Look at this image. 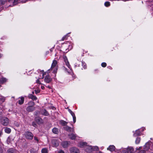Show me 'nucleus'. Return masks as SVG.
<instances>
[{
	"label": "nucleus",
	"mask_w": 153,
	"mask_h": 153,
	"mask_svg": "<svg viewBox=\"0 0 153 153\" xmlns=\"http://www.w3.org/2000/svg\"><path fill=\"white\" fill-rule=\"evenodd\" d=\"M57 64V61L55 60H53L51 65V70L53 71V72L54 73H56L57 72V68L56 66Z\"/></svg>",
	"instance_id": "f257e3e1"
},
{
	"label": "nucleus",
	"mask_w": 153,
	"mask_h": 153,
	"mask_svg": "<svg viewBox=\"0 0 153 153\" xmlns=\"http://www.w3.org/2000/svg\"><path fill=\"white\" fill-rule=\"evenodd\" d=\"M1 124L4 126H7L9 123V120L6 117H3L1 120Z\"/></svg>",
	"instance_id": "f03ea898"
},
{
	"label": "nucleus",
	"mask_w": 153,
	"mask_h": 153,
	"mask_svg": "<svg viewBox=\"0 0 153 153\" xmlns=\"http://www.w3.org/2000/svg\"><path fill=\"white\" fill-rule=\"evenodd\" d=\"M24 135L25 138L27 139L32 140L33 138V135L31 132L29 131L25 132Z\"/></svg>",
	"instance_id": "7ed1b4c3"
},
{
	"label": "nucleus",
	"mask_w": 153,
	"mask_h": 153,
	"mask_svg": "<svg viewBox=\"0 0 153 153\" xmlns=\"http://www.w3.org/2000/svg\"><path fill=\"white\" fill-rule=\"evenodd\" d=\"M70 151L71 153H79V149L75 147H73L71 148Z\"/></svg>",
	"instance_id": "20e7f679"
},
{
	"label": "nucleus",
	"mask_w": 153,
	"mask_h": 153,
	"mask_svg": "<svg viewBox=\"0 0 153 153\" xmlns=\"http://www.w3.org/2000/svg\"><path fill=\"white\" fill-rule=\"evenodd\" d=\"M64 60L66 65L69 68L70 70L72 71V68H71V66L70 65L69 63L68 62L67 58L66 56H65L64 57Z\"/></svg>",
	"instance_id": "39448f33"
},
{
	"label": "nucleus",
	"mask_w": 153,
	"mask_h": 153,
	"mask_svg": "<svg viewBox=\"0 0 153 153\" xmlns=\"http://www.w3.org/2000/svg\"><path fill=\"white\" fill-rule=\"evenodd\" d=\"M87 146V143L83 142H80L78 144V146L81 148H86Z\"/></svg>",
	"instance_id": "423d86ee"
},
{
	"label": "nucleus",
	"mask_w": 153,
	"mask_h": 153,
	"mask_svg": "<svg viewBox=\"0 0 153 153\" xmlns=\"http://www.w3.org/2000/svg\"><path fill=\"white\" fill-rule=\"evenodd\" d=\"M68 111L72 116L74 123H75L76 121V117L74 113L69 109H68Z\"/></svg>",
	"instance_id": "0eeeda50"
},
{
	"label": "nucleus",
	"mask_w": 153,
	"mask_h": 153,
	"mask_svg": "<svg viewBox=\"0 0 153 153\" xmlns=\"http://www.w3.org/2000/svg\"><path fill=\"white\" fill-rule=\"evenodd\" d=\"M45 81L47 83H50L52 81V79L50 76L48 75L46 76L45 78Z\"/></svg>",
	"instance_id": "6e6552de"
},
{
	"label": "nucleus",
	"mask_w": 153,
	"mask_h": 153,
	"mask_svg": "<svg viewBox=\"0 0 153 153\" xmlns=\"http://www.w3.org/2000/svg\"><path fill=\"white\" fill-rule=\"evenodd\" d=\"M85 151L88 152H92V146H87L86 147Z\"/></svg>",
	"instance_id": "1a4fd4ad"
},
{
	"label": "nucleus",
	"mask_w": 153,
	"mask_h": 153,
	"mask_svg": "<svg viewBox=\"0 0 153 153\" xmlns=\"http://www.w3.org/2000/svg\"><path fill=\"white\" fill-rule=\"evenodd\" d=\"M35 108L33 106H29L27 107L26 110L29 112H31L35 110Z\"/></svg>",
	"instance_id": "9d476101"
},
{
	"label": "nucleus",
	"mask_w": 153,
	"mask_h": 153,
	"mask_svg": "<svg viewBox=\"0 0 153 153\" xmlns=\"http://www.w3.org/2000/svg\"><path fill=\"white\" fill-rule=\"evenodd\" d=\"M28 97L30 98L31 99L33 100H37V98L36 96H35L33 95L32 94H29L28 96Z\"/></svg>",
	"instance_id": "9b49d317"
},
{
	"label": "nucleus",
	"mask_w": 153,
	"mask_h": 153,
	"mask_svg": "<svg viewBox=\"0 0 153 153\" xmlns=\"http://www.w3.org/2000/svg\"><path fill=\"white\" fill-rule=\"evenodd\" d=\"M115 149V147L114 145H111L107 148V150L110 151L111 152L114 151Z\"/></svg>",
	"instance_id": "f8f14e48"
},
{
	"label": "nucleus",
	"mask_w": 153,
	"mask_h": 153,
	"mask_svg": "<svg viewBox=\"0 0 153 153\" xmlns=\"http://www.w3.org/2000/svg\"><path fill=\"white\" fill-rule=\"evenodd\" d=\"M141 132L140 131L139 129L137 130L135 133L134 134V137H136L137 136L140 135H141Z\"/></svg>",
	"instance_id": "ddd939ff"
},
{
	"label": "nucleus",
	"mask_w": 153,
	"mask_h": 153,
	"mask_svg": "<svg viewBox=\"0 0 153 153\" xmlns=\"http://www.w3.org/2000/svg\"><path fill=\"white\" fill-rule=\"evenodd\" d=\"M62 146L63 148H66L68 145V143L67 141L63 142L62 143Z\"/></svg>",
	"instance_id": "4468645a"
},
{
	"label": "nucleus",
	"mask_w": 153,
	"mask_h": 153,
	"mask_svg": "<svg viewBox=\"0 0 153 153\" xmlns=\"http://www.w3.org/2000/svg\"><path fill=\"white\" fill-rule=\"evenodd\" d=\"M69 137L71 139V140H74L76 137V136L74 134H69L68 135Z\"/></svg>",
	"instance_id": "2eb2a0df"
},
{
	"label": "nucleus",
	"mask_w": 153,
	"mask_h": 153,
	"mask_svg": "<svg viewBox=\"0 0 153 153\" xmlns=\"http://www.w3.org/2000/svg\"><path fill=\"white\" fill-rule=\"evenodd\" d=\"M53 133L55 134H58L59 132V129L56 128H54L52 129Z\"/></svg>",
	"instance_id": "dca6fc26"
},
{
	"label": "nucleus",
	"mask_w": 153,
	"mask_h": 153,
	"mask_svg": "<svg viewBox=\"0 0 153 153\" xmlns=\"http://www.w3.org/2000/svg\"><path fill=\"white\" fill-rule=\"evenodd\" d=\"M41 113L42 114L45 116H48L49 114L48 112L45 109L42 110Z\"/></svg>",
	"instance_id": "f3484780"
},
{
	"label": "nucleus",
	"mask_w": 153,
	"mask_h": 153,
	"mask_svg": "<svg viewBox=\"0 0 153 153\" xmlns=\"http://www.w3.org/2000/svg\"><path fill=\"white\" fill-rule=\"evenodd\" d=\"M24 97H21L20 100H19L18 101L19 104L20 105L24 103Z\"/></svg>",
	"instance_id": "a211bd4d"
},
{
	"label": "nucleus",
	"mask_w": 153,
	"mask_h": 153,
	"mask_svg": "<svg viewBox=\"0 0 153 153\" xmlns=\"http://www.w3.org/2000/svg\"><path fill=\"white\" fill-rule=\"evenodd\" d=\"M65 129L67 131H69L70 132L73 131L74 130L73 129L71 128L68 126H66L65 127Z\"/></svg>",
	"instance_id": "6ab92c4d"
},
{
	"label": "nucleus",
	"mask_w": 153,
	"mask_h": 153,
	"mask_svg": "<svg viewBox=\"0 0 153 153\" xmlns=\"http://www.w3.org/2000/svg\"><path fill=\"white\" fill-rule=\"evenodd\" d=\"M7 79L5 78L2 77L0 79V82L2 83H4L7 81Z\"/></svg>",
	"instance_id": "aec40b11"
},
{
	"label": "nucleus",
	"mask_w": 153,
	"mask_h": 153,
	"mask_svg": "<svg viewBox=\"0 0 153 153\" xmlns=\"http://www.w3.org/2000/svg\"><path fill=\"white\" fill-rule=\"evenodd\" d=\"M42 153H48V150L46 148H44L42 149L41 150Z\"/></svg>",
	"instance_id": "412c9836"
},
{
	"label": "nucleus",
	"mask_w": 153,
	"mask_h": 153,
	"mask_svg": "<svg viewBox=\"0 0 153 153\" xmlns=\"http://www.w3.org/2000/svg\"><path fill=\"white\" fill-rule=\"evenodd\" d=\"M126 149H127V151H128V153L129 152L131 153L134 151L133 148L131 147H128Z\"/></svg>",
	"instance_id": "4be33fe9"
},
{
	"label": "nucleus",
	"mask_w": 153,
	"mask_h": 153,
	"mask_svg": "<svg viewBox=\"0 0 153 153\" xmlns=\"http://www.w3.org/2000/svg\"><path fill=\"white\" fill-rule=\"evenodd\" d=\"M60 123L62 126H65L68 123L64 120H61L60 121Z\"/></svg>",
	"instance_id": "5701e85b"
},
{
	"label": "nucleus",
	"mask_w": 153,
	"mask_h": 153,
	"mask_svg": "<svg viewBox=\"0 0 153 153\" xmlns=\"http://www.w3.org/2000/svg\"><path fill=\"white\" fill-rule=\"evenodd\" d=\"M4 131L6 133L9 134L11 132V130L9 128H6L5 129Z\"/></svg>",
	"instance_id": "b1692460"
},
{
	"label": "nucleus",
	"mask_w": 153,
	"mask_h": 153,
	"mask_svg": "<svg viewBox=\"0 0 153 153\" xmlns=\"http://www.w3.org/2000/svg\"><path fill=\"white\" fill-rule=\"evenodd\" d=\"M81 62L80 61L77 60V62L75 64V67H79L81 64Z\"/></svg>",
	"instance_id": "393cba45"
},
{
	"label": "nucleus",
	"mask_w": 153,
	"mask_h": 153,
	"mask_svg": "<svg viewBox=\"0 0 153 153\" xmlns=\"http://www.w3.org/2000/svg\"><path fill=\"white\" fill-rule=\"evenodd\" d=\"M92 151H97L99 150V148L98 146H95L92 147Z\"/></svg>",
	"instance_id": "a878e982"
},
{
	"label": "nucleus",
	"mask_w": 153,
	"mask_h": 153,
	"mask_svg": "<svg viewBox=\"0 0 153 153\" xmlns=\"http://www.w3.org/2000/svg\"><path fill=\"white\" fill-rule=\"evenodd\" d=\"M28 104L29 105L31 106H33L34 105V103L32 101H30Z\"/></svg>",
	"instance_id": "bb28decb"
},
{
	"label": "nucleus",
	"mask_w": 153,
	"mask_h": 153,
	"mask_svg": "<svg viewBox=\"0 0 153 153\" xmlns=\"http://www.w3.org/2000/svg\"><path fill=\"white\" fill-rule=\"evenodd\" d=\"M140 138L137 137V138L136 141L135 143L136 144H139L140 142Z\"/></svg>",
	"instance_id": "cd10ccee"
},
{
	"label": "nucleus",
	"mask_w": 153,
	"mask_h": 153,
	"mask_svg": "<svg viewBox=\"0 0 153 153\" xmlns=\"http://www.w3.org/2000/svg\"><path fill=\"white\" fill-rule=\"evenodd\" d=\"M104 5L106 7H108L110 5V3L109 1H106L104 3Z\"/></svg>",
	"instance_id": "c85d7f7f"
},
{
	"label": "nucleus",
	"mask_w": 153,
	"mask_h": 153,
	"mask_svg": "<svg viewBox=\"0 0 153 153\" xmlns=\"http://www.w3.org/2000/svg\"><path fill=\"white\" fill-rule=\"evenodd\" d=\"M146 147H147V148H145V150H147L149 148V144L148 142L144 146Z\"/></svg>",
	"instance_id": "c756f323"
},
{
	"label": "nucleus",
	"mask_w": 153,
	"mask_h": 153,
	"mask_svg": "<svg viewBox=\"0 0 153 153\" xmlns=\"http://www.w3.org/2000/svg\"><path fill=\"white\" fill-rule=\"evenodd\" d=\"M0 100L3 102L5 100V98L2 96H0Z\"/></svg>",
	"instance_id": "7c9ffc66"
},
{
	"label": "nucleus",
	"mask_w": 153,
	"mask_h": 153,
	"mask_svg": "<svg viewBox=\"0 0 153 153\" xmlns=\"http://www.w3.org/2000/svg\"><path fill=\"white\" fill-rule=\"evenodd\" d=\"M122 153H128V151H127V149H124Z\"/></svg>",
	"instance_id": "2f4dec72"
},
{
	"label": "nucleus",
	"mask_w": 153,
	"mask_h": 153,
	"mask_svg": "<svg viewBox=\"0 0 153 153\" xmlns=\"http://www.w3.org/2000/svg\"><path fill=\"white\" fill-rule=\"evenodd\" d=\"M19 1V0H14L13 2V4L14 5H16L17 4Z\"/></svg>",
	"instance_id": "473e14b6"
},
{
	"label": "nucleus",
	"mask_w": 153,
	"mask_h": 153,
	"mask_svg": "<svg viewBox=\"0 0 153 153\" xmlns=\"http://www.w3.org/2000/svg\"><path fill=\"white\" fill-rule=\"evenodd\" d=\"M101 66L103 67H105L106 66V64L105 62H102L101 64Z\"/></svg>",
	"instance_id": "72a5a7b5"
},
{
	"label": "nucleus",
	"mask_w": 153,
	"mask_h": 153,
	"mask_svg": "<svg viewBox=\"0 0 153 153\" xmlns=\"http://www.w3.org/2000/svg\"><path fill=\"white\" fill-rule=\"evenodd\" d=\"M81 63L82 64V65L83 66V68L84 69L86 68V66L85 63H83L82 62H81Z\"/></svg>",
	"instance_id": "f704fd0d"
},
{
	"label": "nucleus",
	"mask_w": 153,
	"mask_h": 153,
	"mask_svg": "<svg viewBox=\"0 0 153 153\" xmlns=\"http://www.w3.org/2000/svg\"><path fill=\"white\" fill-rule=\"evenodd\" d=\"M58 153H65V152L63 151L60 150L58 151Z\"/></svg>",
	"instance_id": "c9c22d12"
},
{
	"label": "nucleus",
	"mask_w": 153,
	"mask_h": 153,
	"mask_svg": "<svg viewBox=\"0 0 153 153\" xmlns=\"http://www.w3.org/2000/svg\"><path fill=\"white\" fill-rule=\"evenodd\" d=\"M66 36H67V35L65 36H64L62 38V41H63V40H64L65 39H66Z\"/></svg>",
	"instance_id": "e433bc0d"
},
{
	"label": "nucleus",
	"mask_w": 153,
	"mask_h": 153,
	"mask_svg": "<svg viewBox=\"0 0 153 153\" xmlns=\"http://www.w3.org/2000/svg\"><path fill=\"white\" fill-rule=\"evenodd\" d=\"M32 125L35 127H36V125L34 122H33L32 123Z\"/></svg>",
	"instance_id": "4c0bfd02"
},
{
	"label": "nucleus",
	"mask_w": 153,
	"mask_h": 153,
	"mask_svg": "<svg viewBox=\"0 0 153 153\" xmlns=\"http://www.w3.org/2000/svg\"><path fill=\"white\" fill-rule=\"evenodd\" d=\"M19 1L21 2L22 3H24L25 2L26 0H19Z\"/></svg>",
	"instance_id": "58836bf2"
},
{
	"label": "nucleus",
	"mask_w": 153,
	"mask_h": 153,
	"mask_svg": "<svg viewBox=\"0 0 153 153\" xmlns=\"http://www.w3.org/2000/svg\"><path fill=\"white\" fill-rule=\"evenodd\" d=\"M34 140L37 141V142H38L39 141V140L36 137H34Z\"/></svg>",
	"instance_id": "ea45409f"
},
{
	"label": "nucleus",
	"mask_w": 153,
	"mask_h": 153,
	"mask_svg": "<svg viewBox=\"0 0 153 153\" xmlns=\"http://www.w3.org/2000/svg\"><path fill=\"white\" fill-rule=\"evenodd\" d=\"M140 153H145V152L144 150H141L140 152Z\"/></svg>",
	"instance_id": "a19ab883"
},
{
	"label": "nucleus",
	"mask_w": 153,
	"mask_h": 153,
	"mask_svg": "<svg viewBox=\"0 0 153 153\" xmlns=\"http://www.w3.org/2000/svg\"><path fill=\"white\" fill-rule=\"evenodd\" d=\"M36 82L37 83H39V84H41V83H40V81H39V79H37V80H36Z\"/></svg>",
	"instance_id": "79ce46f5"
},
{
	"label": "nucleus",
	"mask_w": 153,
	"mask_h": 153,
	"mask_svg": "<svg viewBox=\"0 0 153 153\" xmlns=\"http://www.w3.org/2000/svg\"><path fill=\"white\" fill-rule=\"evenodd\" d=\"M35 92L36 94L39 93V91H36V90H35Z\"/></svg>",
	"instance_id": "37998d69"
},
{
	"label": "nucleus",
	"mask_w": 153,
	"mask_h": 153,
	"mask_svg": "<svg viewBox=\"0 0 153 153\" xmlns=\"http://www.w3.org/2000/svg\"><path fill=\"white\" fill-rule=\"evenodd\" d=\"M48 88H49V89H51V87L48 85V86H46Z\"/></svg>",
	"instance_id": "c03bdc74"
},
{
	"label": "nucleus",
	"mask_w": 153,
	"mask_h": 153,
	"mask_svg": "<svg viewBox=\"0 0 153 153\" xmlns=\"http://www.w3.org/2000/svg\"><path fill=\"white\" fill-rule=\"evenodd\" d=\"M3 55L0 53V59L2 56Z\"/></svg>",
	"instance_id": "a18cd8bd"
},
{
	"label": "nucleus",
	"mask_w": 153,
	"mask_h": 153,
	"mask_svg": "<svg viewBox=\"0 0 153 153\" xmlns=\"http://www.w3.org/2000/svg\"><path fill=\"white\" fill-rule=\"evenodd\" d=\"M41 88L42 89H44L45 88V87L44 86H41Z\"/></svg>",
	"instance_id": "49530a36"
},
{
	"label": "nucleus",
	"mask_w": 153,
	"mask_h": 153,
	"mask_svg": "<svg viewBox=\"0 0 153 153\" xmlns=\"http://www.w3.org/2000/svg\"><path fill=\"white\" fill-rule=\"evenodd\" d=\"M65 70L66 71H67V72H68V73H70L67 70V69H66V68L65 69Z\"/></svg>",
	"instance_id": "de8ad7c7"
},
{
	"label": "nucleus",
	"mask_w": 153,
	"mask_h": 153,
	"mask_svg": "<svg viewBox=\"0 0 153 153\" xmlns=\"http://www.w3.org/2000/svg\"><path fill=\"white\" fill-rule=\"evenodd\" d=\"M58 145V143H57L56 144L55 146H57Z\"/></svg>",
	"instance_id": "09e8293b"
},
{
	"label": "nucleus",
	"mask_w": 153,
	"mask_h": 153,
	"mask_svg": "<svg viewBox=\"0 0 153 153\" xmlns=\"http://www.w3.org/2000/svg\"><path fill=\"white\" fill-rule=\"evenodd\" d=\"M38 120H39V121H40V120H42V119L41 118H39V119Z\"/></svg>",
	"instance_id": "8fccbe9b"
},
{
	"label": "nucleus",
	"mask_w": 153,
	"mask_h": 153,
	"mask_svg": "<svg viewBox=\"0 0 153 153\" xmlns=\"http://www.w3.org/2000/svg\"><path fill=\"white\" fill-rule=\"evenodd\" d=\"M0 2H1V1H0ZM4 2V1H3V4H2V3H1V4H4V3H3V2Z\"/></svg>",
	"instance_id": "3c124183"
},
{
	"label": "nucleus",
	"mask_w": 153,
	"mask_h": 153,
	"mask_svg": "<svg viewBox=\"0 0 153 153\" xmlns=\"http://www.w3.org/2000/svg\"><path fill=\"white\" fill-rule=\"evenodd\" d=\"M109 68H111V67H108Z\"/></svg>",
	"instance_id": "603ef678"
},
{
	"label": "nucleus",
	"mask_w": 153,
	"mask_h": 153,
	"mask_svg": "<svg viewBox=\"0 0 153 153\" xmlns=\"http://www.w3.org/2000/svg\"><path fill=\"white\" fill-rule=\"evenodd\" d=\"M32 94H34V92L33 91V92H32Z\"/></svg>",
	"instance_id": "864d4df0"
},
{
	"label": "nucleus",
	"mask_w": 153,
	"mask_h": 153,
	"mask_svg": "<svg viewBox=\"0 0 153 153\" xmlns=\"http://www.w3.org/2000/svg\"><path fill=\"white\" fill-rule=\"evenodd\" d=\"M99 153H102V152H100Z\"/></svg>",
	"instance_id": "5fc2aeb1"
},
{
	"label": "nucleus",
	"mask_w": 153,
	"mask_h": 153,
	"mask_svg": "<svg viewBox=\"0 0 153 153\" xmlns=\"http://www.w3.org/2000/svg\"><path fill=\"white\" fill-rule=\"evenodd\" d=\"M141 147H139V149H140Z\"/></svg>",
	"instance_id": "6e6d98bb"
},
{
	"label": "nucleus",
	"mask_w": 153,
	"mask_h": 153,
	"mask_svg": "<svg viewBox=\"0 0 153 153\" xmlns=\"http://www.w3.org/2000/svg\"><path fill=\"white\" fill-rule=\"evenodd\" d=\"M143 131V129H142V131Z\"/></svg>",
	"instance_id": "4d7b16f0"
}]
</instances>
